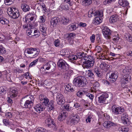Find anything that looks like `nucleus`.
Segmentation results:
<instances>
[{
	"mask_svg": "<svg viewBox=\"0 0 132 132\" xmlns=\"http://www.w3.org/2000/svg\"><path fill=\"white\" fill-rule=\"evenodd\" d=\"M47 105L48 106L47 107V109L48 111L54 109V102L53 101H50Z\"/></svg>",
	"mask_w": 132,
	"mask_h": 132,
	"instance_id": "cd10ccee",
	"label": "nucleus"
},
{
	"mask_svg": "<svg viewBox=\"0 0 132 132\" xmlns=\"http://www.w3.org/2000/svg\"><path fill=\"white\" fill-rule=\"evenodd\" d=\"M118 107L116 105H113L111 108V110L112 113L116 115Z\"/></svg>",
	"mask_w": 132,
	"mask_h": 132,
	"instance_id": "37998d69",
	"label": "nucleus"
},
{
	"mask_svg": "<svg viewBox=\"0 0 132 132\" xmlns=\"http://www.w3.org/2000/svg\"><path fill=\"white\" fill-rule=\"evenodd\" d=\"M8 14L12 18L16 19L18 18L20 15V13L18 10L15 8L9 7L7 9Z\"/></svg>",
	"mask_w": 132,
	"mask_h": 132,
	"instance_id": "20e7f679",
	"label": "nucleus"
},
{
	"mask_svg": "<svg viewBox=\"0 0 132 132\" xmlns=\"http://www.w3.org/2000/svg\"><path fill=\"white\" fill-rule=\"evenodd\" d=\"M116 0H105L103 2V4L104 5H105L107 4H109L111 3L114 2Z\"/></svg>",
	"mask_w": 132,
	"mask_h": 132,
	"instance_id": "69168bd1",
	"label": "nucleus"
},
{
	"mask_svg": "<svg viewBox=\"0 0 132 132\" xmlns=\"http://www.w3.org/2000/svg\"><path fill=\"white\" fill-rule=\"evenodd\" d=\"M120 131H121L122 132H127L129 130V128L127 127H122L119 128Z\"/></svg>",
	"mask_w": 132,
	"mask_h": 132,
	"instance_id": "8fccbe9b",
	"label": "nucleus"
},
{
	"mask_svg": "<svg viewBox=\"0 0 132 132\" xmlns=\"http://www.w3.org/2000/svg\"><path fill=\"white\" fill-rule=\"evenodd\" d=\"M67 116V113L65 112L62 111L59 114L58 120L59 121H62L66 119Z\"/></svg>",
	"mask_w": 132,
	"mask_h": 132,
	"instance_id": "6ab92c4d",
	"label": "nucleus"
},
{
	"mask_svg": "<svg viewBox=\"0 0 132 132\" xmlns=\"http://www.w3.org/2000/svg\"><path fill=\"white\" fill-rule=\"evenodd\" d=\"M103 125L105 127L109 128L112 126H117L116 123H114L110 121H107L104 122L103 123Z\"/></svg>",
	"mask_w": 132,
	"mask_h": 132,
	"instance_id": "f3484780",
	"label": "nucleus"
},
{
	"mask_svg": "<svg viewBox=\"0 0 132 132\" xmlns=\"http://www.w3.org/2000/svg\"><path fill=\"white\" fill-rule=\"evenodd\" d=\"M92 3V0H84L82 2V4L85 6L90 5Z\"/></svg>",
	"mask_w": 132,
	"mask_h": 132,
	"instance_id": "c9c22d12",
	"label": "nucleus"
},
{
	"mask_svg": "<svg viewBox=\"0 0 132 132\" xmlns=\"http://www.w3.org/2000/svg\"><path fill=\"white\" fill-rule=\"evenodd\" d=\"M93 118L94 116L93 115L91 114H90L86 119V122L87 123H90L91 120H93Z\"/></svg>",
	"mask_w": 132,
	"mask_h": 132,
	"instance_id": "a18cd8bd",
	"label": "nucleus"
},
{
	"mask_svg": "<svg viewBox=\"0 0 132 132\" xmlns=\"http://www.w3.org/2000/svg\"><path fill=\"white\" fill-rule=\"evenodd\" d=\"M33 97L32 96H26L21 101L20 104L23 108H30L33 105L32 100Z\"/></svg>",
	"mask_w": 132,
	"mask_h": 132,
	"instance_id": "f257e3e1",
	"label": "nucleus"
},
{
	"mask_svg": "<svg viewBox=\"0 0 132 132\" xmlns=\"http://www.w3.org/2000/svg\"><path fill=\"white\" fill-rule=\"evenodd\" d=\"M118 20V18L117 16L115 15H112L110 18V22L111 23L114 22Z\"/></svg>",
	"mask_w": 132,
	"mask_h": 132,
	"instance_id": "72a5a7b5",
	"label": "nucleus"
},
{
	"mask_svg": "<svg viewBox=\"0 0 132 132\" xmlns=\"http://www.w3.org/2000/svg\"><path fill=\"white\" fill-rule=\"evenodd\" d=\"M118 76V74L117 72H112L110 75L109 80L111 83H113L116 80Z\"/></svg>",
	"mask_w": 132,
	"mask_h": 132,
	"instance_id": "f8f14e48",
	"label": "nucleus"
},
{
	"mask_svg": "<svg viewBox=\"0 0 132 132\" xmlns=\"http://www.w3.org/2000/svg\"><path fill=\"white\" fill-rule=\"evenodd\" d=\"M14 116L15 118L18 120L21 119L23 118V115L22 114V113L18 112L15 113Z\"/></svg>",
	"mask_w": 132,
	"mask_h": 132,
	"instance_id": "473e14b6",
	"label": "nucleus"
},
{
	"mask_svg": "<svg viewBox=\"0 0 132 132\" xmlns=\"http://www.w3.org/2000/svg\"><path fill=\"white\" fill-rule=\"evenodd\" d=\"M45 108V106L43 104H38L36 105L34 107L35 110L38 113L43 111Z\"/></svg>",
	"mask_w": 132,
	"mask_h": 132,
	"instance_id": "dca6fc26",
	"label": "nucleus"
},
{
	"mask_svg": "<svg viewBox=\"0 0 132 132\" xmlns=\"http://www.w3.org/2000/svg\"><path fill=\"white\" fill-rule=\"evenodd\" d=\"M86 73L87 74V75L90 78H93L94 77V75L91 70H89L86 71Z\"/></svg>",
	"mask_w": 132,
	"mask_h": 132,
	"instance_id": "58836bf2",
	"label": "nucleus"
},
{
	"mask_svg": "<svg viewBox=\"0 0 132 132\" xmlns=\"http://www.w3.org/2000/svg\"><path fill=\"white\" fill-rule=\"evenodd\" d=\"M121 120L123 123L125 125H129L130 123L128 119V115L125 112H123L121 117Z\"/></svg>",
	"mask_w": 132,
	"mask_h": 132,
	"instance_id": "9b49d317",
	"label": "nucleus"
},
{
	"mask_svg": "<svg viewBox=\"0 0 132 132\" xmlns=\"http://www.w3.org/2000/svg\"><path fill=\"white\" fill-rule=\"evenodd\" d=\"M52 63V62L50 61L44 65L43 67L41 68L40 70L41 73L43 75L46 74L47 73L46 71L50 69L51 67V64Z\"/></svg>",
	"mask_w": 132,
	"mask_h": 132,
	"instance_id": "1a4fd4ad",
	"label": "nucleus"
},
{
	"mask_svg": "<svg viewBox=\"0 0 132 132\" xmlns=\"http://www.w3.org/2000/svg\"><path fill=\"white\" fill-rule=\"evenodd\" d=\"M46 20L45 16V15H43L39 17V21L40 23H43L45 22Z\"/></svg>",
	"mask_w": 132,
	"mask_h": 132,
	"instance_id": "79ce46f5",
	"label": "nucleus"
},
{
	"mask_svg": "<svg viewBox=\"0 0 132 132\" xmlns=\"http://www.w3.org/2000/svg\"><path fill=\"white\" fill-rule=\"evenodd\" d=\"M57 65L58 67L63 70H67L68 69V64L63 59H60L58 61Z\"/></svg>",
	"mask_w": 132,
	"mask_h": 132,
	"instance_id": "423d86ee",
	"label": "nucleus"
},
{
	"mask_svg": "<svg viewBox=\"0 0 132 132\" xmlns=\"http://www.w3.org/2000/svg\"><path fill=\"white\" fill-rule=\"evenodd\" d=\"M60 9L61 10H68L69 9V7L67 4H62L60 6Z\"/></svg>",
	"mask_w": 132,
	"mask_h": 132,
	"instance_id": "f704fd0d",
	"label": "nucleus"
},
{
	"mask_svg": "<svg viewBox=\"0 0 132 132\" xmlns=\"http://www.w3.org/2000/svg\"><path fill=\"white\" fill-rule=\"evenodd\" d=\"M79 120V116L77 114H73L69 121V124L71 126L75 125L78 123Z\"/></svg>",
	"mask_w": 132,
	"mask_h": 132,
	"instance_id": "6e6552de",
	"label": "nucleus"
},
{
	"mask_svg": "<svg viewBox=\"0 0 132 132\" xmlns=\"http://www.w3.org/2000/svg\"><path fill=\"white\" fill-rule=\"evenodd\" d=\"M69 59L71 61L76 60L77 59V57L76 55H69L68 57Z\"/></svg>",
	"mask_w": 132,
	"mask_h": 132,
	"instance_id": "3c124183",
	"label": "nucleus"
},
{
	"mask_svg": "<svg viewBox=\"0 0 132 132\" xmlns=\"http://www.w3.org/2000/svg\"><path fill=\"white\" fill-rule=\"evenodd\" d=\"M69 59L71 61L76 60L77 59V57L76 55H69L68 57Z\"/></svg>",
	"mask_w": 132,
	"mask_h": 132,
	"instance_id": "603ef678",
	"label": "nucleus"
},
{
	"mask_svg": "<svg viewBox=\"0 0 132 132\" xmlns=\"http://www.w3.org/2000/svg\"><path fill=\"white\" fill-rule=\"evenodd\" d=\"M70 20L68 18L63 17L61 18V22L64 25H67L69 22Z\"/></svg>",
	"mask_w": 132,
	"mask_h": 132,
	"instance_id": "5701e85b",
	"label": "nucleus"
},
{
	"mask_svg": "<svg viewBox=\"0 0 132 132\" xmlns=\"http://www.w3.org/2000/svg\"><path fill=\"white\" fill-rule=\"evenodd\" d=\"M78 27L76 25L73 24H69L68 26V30L71 31H74L76 30Z\"/></svg>",
	"mask_w": 132,
	"mask_h": 132,
	"instance_id": "c756f323",
	"label": "nucleus"
},
{
	"mask_svg": "<svg viewBox=\"0 0 132 132\" xmlns=\"http://www.w3.org/2000/svg\"><path fill=\"white\" fill-rule=\"evenodd\" d=\"M95 50L98 53H100L102 51V48L101 47L98 46L95 47Z\"/></svg>",
	"mask_w": 132,
	"mask_h": 132,
	"instance_id": "774afa93",
	"label": "nucleus"
},
{
	"mask_svg": "<svg viewBox=\"0 0 132 132\" xmlns=\"http://www.w3.org/2000/svg\"><path fill=\"white\" fill-rule=\"evenodd\" d=\"M6 90L2 87H0V95H3L5 93Z\"/></svg>",
	"mask_w": 132,
	"mask_h": 132,
	"instance_id": "bf43d9fd",
	"label": "nucleus"
},
{
	"mask_svg": "<svg viewBox=\"0 0 132 132\" xmlns=\"http://www.w3.org/2000/svg\"><path fill=\"white\" fill-rule=\"evenodd\" d=\"M65 102V99L64 97L62 98L59 101L57 102V103L59 105H62L64 104Z\"/></svg>",
	"mask_w": 132,
	"mask_h": 132,
	"instance_id": "e2e57ef3",
	"label": "nucleus"
},
{
	"mask_svg": "<svg viewBox=\"0 0 132 132\" xmlns=\"http://www.w3.org/2000/svg\"><path fill=\"white\" fill-rule=\"evenodd\" d=\"M0 22L3 24H9V20L3 17L2 14L0 16Z\"/></svg>",
	"mask_w": 132,
	"mask_h": 132,
	"instance_id": "393cba45",
	"label": "nucleus"
},
{
	"mask_svg": "<svg viewBox=\"0 0 132 132\" xmlns=\"http://www.w3.org/2000/svg\"><path fill=\"white\" fill-rule=\"evenodd\" d=\"M131 77L128 74H125L123 77V78L121 79V84L125 85L127 84V82L130 81L131 79Z\"/></svg>",
	"mask_w": 132,
	"mask_h": 132,
	"instance_id": "2eb2a0df",
	"label": "nucleus"
},
{
	"mask_svg": "<svg viewBox=\"0 0 132 132\" xmlns=\"http://www.w3.org/2000/svg\"><path fill=\"white\" fill-rule=\"evenodd\" d=\"M64 97L63 96L62 94L59 93H57L56 98V100L57 102L58 101H59L60 100V99H61L62 98H63Z\"/></svg>",
	"mask_w": 132,
	"mask_h": 132,
	"instance_id": "c03bdc74",
	"label": "nucleus"
},
{
	"mask_svg": "<svg viewBox=\"0 0 132 132\" xmlns=\"http://www.w3.org/2000/svg\"><path fill=\"white\" fill-rule=\"evenodd\" d=\"M44 101L42 102V104L45 105V107L47 105V104L50 102L49 100L47 98V97H45V98L43 100Z\"/></svg>",
	"mask_w": 132,
	"mask_h": 132,
	"instance_id": "6e6d98bb",
	"label": "nucleus"
},
{
	"mask_svg": "<svg viewBox=\"0 0 132 132\" xmlns=\"http://www.w3.org/2000/svg\"><path fill=\"white\" fill-rule=\"evenodd\" d=\"M118 4L123 7H126L128 5V3L126 0H119Z\"/></svg>",
	"mask_w": 132,
	"mask_h": 132,
	"instance_id": "a878e982",
	"label": "nucleus"
},
{
	"mask_svg": "<svg viewBox=\"0 0 132 132\" xmlns=\"http://www.w3.org/2000/svg\"><path fill=\"white\" fill-rule=\"evenodd\" d=\"M38 61V59H36L34 61L30 64L29 66V67H31L37 64Z\"/></svg>",
	"mask_w": 132,
	"mask_h": 132,
	"instance_id": "680f3d73",
	"label": "nucleus"
},
{
	"mask_svg": "<svg viewBox=\"0 0 132 132\" xmlns=\"http://www.w3.org/2000/svg\"><path fill=\"white\" fill-rule=\"evenodd\" d=\"M34 30H30L29 32L27 33V35L30 37H34Z\"/></svg>",
	"mask_w": 132,
	"mask_h": 132,
	"instance_id": "864d4df0",
	"label": "nucleus"
},
{
	"mask_svg": "<svg viewBox=\"0 0 132 132\" xmlns=\"http://www.w3.org/2000/svg\"><path fill=\"white\" fill-rule=\"evenodd\" d=\"M39 30L42 32V35L44 36L46 35V28L45 24L44 23H41L39 26Z\"/></svg>",
	"mask_w": 132,
	"mask_h": 132,
	"instance_id": "aec40b11",
	"label": "nucleus"
},
{
	"mask_svg": "<svg viewBox=\"0 0 132 132\" xmlns=\"http://www.w3.org/2000/svg\"><path fill=\"white\" fill-rule=\"evenodd\" d=\"M47 117L45 120V123L46 125L49 127H54L55 128L56 127L55 125L51 118L49 114H47Z\"/></svg>",
	"mask_w": 132,
	"mask_h": 132,
	"instance_id": "9d476101",
	"label": "nucleus"
},
{
	"mask_svg": "<svg viewBox=\"0 0 132 132\" xmlns=\"http://www.w3.org/2000/svg\"><path fill=\"white\" fill-rule=\"evenodd\" d=\"M94 14V15L100 16L101 17L102 16L103 14L101 12L99 11H96L94 13L92 9H90L88 12V16L91 18L92 16V15Z\"/></svg>",
	"mask_w": 132,
	"mask_h": 132,
	"instance_id": "a211bd4d",
	"label": "nucleus"
},
{
	"mask_svg": "<svg viewBox=\"0 0 132 132\" xmlns=\"http://www.w3.org/2000/svg\"><path fill=\"white\" fill-rule=\"evenodd\" d=\"M6 52L5 48L2 45L0 46V54H4Z\"/></svg>",
	"mask_w": 132,
	"mask_h": 132,
	"instance_id": "052dcab7",
	"label": "nucleus"
},
{
	"mask_svg": "<svg viewBox=\"0 0 132 132\" xmlns=\"http://www.w3.org/2000/svg\"><path fill=\"white\" fill-rule=\"evenodd\" d=\"M129 70H130L129 68L127 67H125L122 71L124 74H128L130 72Z\"/></svg>",
	"mask_w": 132,
	"mask_h": 132,
	"instance_id": "09e8293b",
	"label": "nucleus"
},
{
	"mask_svg": "<svg viewBox=\"0 0 132 132\" xmlns=\"http://www.w3.org/2000/svg\"><path fill=\"white\" fill-rule=\"evenodd\" d=\"M108 66L105 63H101L100 64V67L101 69L104 71H107L108 69Z\"/></svg>",
	"mask_w": 132,
	"mask_h": 132,
	"instance_id": "b1692460",
	"label": "nucleus"
},
{
	"mask_svg": "<svg viewBox=\"0 0 132 132\" xmlns=\"http://www.w3.org/2000/svg\"><path fill=\"white\" fill-rule=\"evenodd\" d=\"M64 87L65 90L69 92H71L74 91V90L73 88L69 84L65 85L64 86Z\"/></svg>",
	"mask_w": 132,
	"mask_h": 132,
	"instance_id": "e433bc0d",
	"label": "nucleus"
},
{
	"mask_svg": "<svg viewBox=\"0 0 132 132\" xmlns=\"http://www.w3.org/2000/svg\"><path fill=\"white\" fill-rule=\"evenodd\" d=\"M14 0H5V4L7 5H10L12 4Z\"/></svg>",
	"mask_w": 132,
	"mask_h": 132,
	"instance_id": "4d7b16f0",
	"label": "nucleus"
},
{
	"mask_svg": "<svg viewBox=\"0 0 132 132\" xmlns=\"http://www.w3.org/2000/svg\"><path fill=\"white\" fill-rule=\"evenodd\" d=\"M87 97H88L89 99H90L91 100H93V99L94 96V95L90 93H87L86 95Z\"/></svg>",
	"mask_w": 132,
	"mask_h": 132,
	"instance_id": "338daca9",
	"label": "nucleus"
},
{
	"mask_svg": "<svg viewBox=\"0 0 132 132\" xmlns=\"http://www.w3.org/2000/svg\"><path fill=\"white\" fill-rule=\"evenodd\" d=\"M54 44L56 47H59L60 46H62L60 43V41L59 39L55 40L54 42Z\"/></svg>",
	"mask_w": 132,
	"mask_h": 132,
	"instance_id": "a19ab883",
	"label": "nucleus"
},
{
	"mask_svg": "<svg viewBox=\"0 0 132 132\" xmlns=\"http://www.w3.org/2000/svg\"><path fill=\"white\" fill-rule=\"evenodd\" d=\"M58 19L56 17H55L52 19L51 22V25L53 26H56L58 22Z\"/></svg>",
	"mask_w": 132,
	"mask_h": 132,
	"instance_id": "7c9ffc66",
	"label": "nucleus"
},
{
	"mask_svg": "<svg viewBox=\"0 0 132 132\" xmlns=\"http://www.w3.org/2000/svg\"><path fill=\"white\" fill-rule=\"evenodd\" d=\"M94 63V62L93 59H88L87 61L85 62L84 64V68H89L93 65Z\"/></svg>",
	"mask_w": 132,
	"mask_h": 132,
	"instance_id": "ddd939ff",
	"label": "nucleus"
},
{
	"mask_svg": "<svg viewBox=\"0 0 132 132\" xmlns=\"http://www.w3.org/2000/svg\"><path fill=\"white\" fill-rule=\"evenodd\" d=\"M60 54L63 56L68 57L70 54V52L68 50L64 49L61 51Z\"/></svg>",
	"mask_w": 132,
	"mask_h": 132,
	"instance_id": "4be33fe9",
	"label": "nucleus"
},
{
	"mask_svg": "<svg viewBox=\"0 0 132 132\" xmlns=\"http://www.w3.org/2000/svg\"><path fill=\"white\" fill-rule=\"evenodd\" d=\"M102 22V18L99 17H96L94 19L93 23L96 25L100 24Z\"/></svg>",
	"mask_w": 132,
	"mask_h": 132,
	"instance_id": "bb28decb",
	"label": "nucleus"
},
{
	"mask_svg": "<svg viewBox=\"0 0 132 132\" xmlns=\"http://www.w3.org/2000/svg\"><path fill=\"white\" fill-rule=\"evenodd\" d=\"M102 27L103 28L102 32L104 37L106 39H110L112 31L106 26H103Z\"/></svg>",
	"mask_w": 132,
	"mask_h": 132,
	"instance_id": "39448f33",
	"label": "nucleus"
},
{
	"mask_svg": "<svg viewBox=\"0 0 132 132\" xmlns=\"http://www.w3.org/2000/svg\"><path fill=\"white\" fill-rule=\"evenodd\" d=\"M21 8L23 10L24 12L28 11L30 9V8L29 6L26 4H22Z\"/></svg>",
	"mask_w": 132,
	"mask_h": 132,
	"instance_id": "2f4dec72",
	"label": "nucleus"
},
{
	"mask_svg": "<svg viewBox=\"0 0 132 132\" xmlns=\"http://www.w3.org/2000/svg\"><path fill=\"white\" fill-rule=\"evenodd\" d=\"M40 50L38 49L35 48H28L25 50V53H27L29 57L33 58L37 56L39 54Z\"/></svg>",
	"mask_w": 132,
	"mask_h": 132,
	"instance_id": "7ed1b4c3",
	"label": "nucleus"
},
{
	"mask_svg": "<svg viewBox=\"0 0 132 132\" xmlns=\"http://www.w3.org/2000/svg\"><path fill=\"white\" fill-rule=\"evenodd\" d=\"M109 97L108 95L106 93L102 94L98 97V102L99 103L101 104H106L108 103L107 99Z\"/></svg>",
	"mask_w": 132,
	"mask_h": 132,
	"instance_id": "0eeeda50",
	"label": "nucleus"
},
{
	"mask_svg": "<svg viewBox=\"0 0 132 132\" xmlns=\"http://www.w3.org/2000/svg\"><path fill=\"white\" fill-rule=\"evenodd\" d=\"M75 36L76 35L75 33H71L68 34L66 39L70 44L72 45L73 43V39Z\"/></svg>",
	"mask_w": 132,
	"mask_h": 132,
	"instance_id": "4468645a",
	"label": "nucleus"
},
{
	"mask_svg": "<svg viewBox=\"0 0 132 132\" xmlns=\"http://www.w3.org/2000/svg\"><path fill=\"white\" fill-rule=\"evenodd\" d=\"M18 92L17 89L15 88H13L10 90V96L12 98H13L16 97Z\"/></svg>",
	"mask_w": 132,
	"mask_h": 132,
	"instance_id": "412c9836",
	"label": "nucleus"
},
{
	"mask_svg": "<svg viewBox=\"0 0 132 132\" xmlns=\"http://www.w3.org/2000/svg\"><path fill=\"white\" fill-rule=\"evenodd\" d=\"M73 83L75 86L81 87L85 86L87 82V80L85 77L80 76L74 79Z\"/></svg>",
	"mask_w": 132,
	"mask_h": 132,
	"instance_id": "f03ea898",
	"label": "nucleus"
},
{
	"mask_svg": "<svg viewBox=\"0 0 132 132\" xmlns=\"http://www.w3.org/2000/svg\"><path fill=\"white\" fill-rule=\"evenodd\" d=\"M94 72L95 73V75L98 77L101 78L102 75V73L99 70L98 68L97 67H96L94 69Z\"/></svg>",
	"mask_w": 132,
	"mask_h": 132,
	"instance_id": "c85d7f7f",
	"label": "nucleus"
},
{
	"mask_svg": "<svg viewBox=\"0 0 132 132\" xmlns=\"http://www.w3.org/2000/svg\"><path fill=\"white\" fill-rule=\"evenodd\" d=\"M85 94V91H79L76 93V95L78 97L80 98H82V97Z\"/></svg>",
	"mask_w": 132,
	"mask_h": 132,
	"instance_id": "ea45409f",
	"label": "nucleus"
},
{
	"mask_svg": "<svg viewBox=\"0 0 132 132\" xmlns=\"http://www.w3.org/2000/svg\"><path fill=\"white\" fill-rule=\"evenodd\" d=\"M36 131V132H47L45 129L42 127L38 128L37 129Z\"/></svg>",
	"mask_w": 132,
	"mask_h": 132,
	"instance_id": "0e129e2a",
	"label": "nucleus"
},
{
	"mask_svg": "<svg viewBox=\"0 0 132 132\" xmlns=\"http://www.w3.org/2000/svg\"><path fill=\"white\" fill-rule=\"evenodd\" d=\"M124 109L121 107H118L116 115L120 114L124 112Z\"/></svg>",
	"mask_w": 132,
	"mask_h": 132,
	"instance_id": "4c0bfd02",
	"label": "nucleus"
},
{
	"mask_svg": "<svg viewBox=\"0 0 132 132\" xmlns=\"http://www.w3.org/2000/svg\"><path fill=\"white\" fill-rule=\"evenodd\" d=\"M5 116L7 118L10 119L12 117L13 115L11 112H8L5 113Z\"/></svg>",
	"mask_w": 132,
	"mask_h": 132,
	"instance_id": "5fc2aeb1",
	"label": "nucleus"
},
{
	"mask_svg": "<svg viewBox=\"0 0 132 132\" xmlns=\"http://www.w3.org/2000/svg\"><path fill=\"white\" fill-rule=\"evenodd\" d=\"M64 107L65 109L68 111H70L72 109V107L69 104L64 105Z\"/></svg>",
	"mask_w": 132,
	"mask_h": 132,
	"instance_id": "49530a36",
	"label": "nucleus"
},
{
	"mask_svg": "<svg viewBox=\"0 0 132 132\" xmlns=\"http://www.w3.org/2000/svg\"><path fill=\"white\" fill-rule=\"evenodd\" d=\"M28 17L29 18V20L30 21H32L34 20V18L35 16V14L32 13H30L28 14Z\"/></svg>",
	"mask_w": 132,
	"mask_h": 132,
	"instance_id": "de8ad7c7",
	"label": "nucleus"
},
{
	"mask_svg": "<svg viewBox=\"0 0 132 132\" xmlns=\"http://www.w3.org/2000/svg\"><path fill=\"white\" fill-rule=\"evenodd\" d=\"M34 37L36 38L38 37L40 35L39 31L37 30H34Z\"/></svg>",
	"mask_w": 132,
	"mask_h": 132,
	"instance_id": "13d9d810",
	"label": "nucleus"
}]
</instances>
